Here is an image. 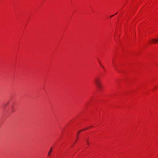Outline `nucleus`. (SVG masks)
<instances>
[{"label":"nucleus","instance_id":"9d476101","mask_svg":"<svg viewBox=\"0 0 158 158\" xmlns=\"http://www.w3.org/2000/svg\"><path fill=\"white\" fill-rule=\"evenodd\" d=\"M86 143L87 142V141H88V139H87V140H86Z\"/></svg>","mask_w":158,"mask_h":158},{"label":"nucleus","instance_id":"f03ea898","mask_svg":"<svg viewBox=\"0 0 158 158\" xmlns=\"http://www.w3.org/2000/svg\"><path fill=\"white\" fill-rule=\"evenodd\" d=\"M158 41V39L157 40L153 39L152 40L151 44H154Z\"/></svg>","mask_w":158,"mask_h":158},{"label":"nucleus","instance_id":"39448f33","mask_svg":"<svg viewBox=\"0 0 158 158\" xmlns=\"http://www.w3.org/2000/svg\"><path fill=\"white\" fill-rule=\"evenodd\" d=\"M87 144L89 145V146L90 144H89V143L88 142V141H87Z\"/></svg>","mask_w":158,"mask_h":158},{"label":"nucleus","instance_id":"9b49d317","mask_svg":"<svg viewBox=\"0 0 158 158\" xmlns=\"http://www.w3.org/2000/svg\"><path fill=\"white\" fill-rule=\"evenodd\" d=\"M117 14V13H115V14H114V15H116Z\"/></svg>","mask_w":158,"mask_h":158},{"label":"nucleus","instance_id":"6e6552de","mask_svg":"<svg viewBox=\"0 0 158 158\" xmlns=\"http://www.w3.org/2000/svg\"><path fill=\"white\" fill-rule=\"evenodd\" d=\"M77 140H76V141H75V142H74L73 144H74L76 143V142L77 141Z\"/></svg>","mask_w":158,"mask_h":158},{"label":"nucleus","instance_id":"1a4fd4ad","mask_svg":"<svg viewBox=\"0 0 158 158\" xmlns=\"http://www.w3.org/2000/svg\"><path fill=\"white\" fill-rule=\"evenodd\" d=\"M99 63L100 64V65H101V62H99Z\"/></svg>","mask_w":158,"mask_h":158},{"label":"nucleus","instance_id":"20e7f679","mask_svg":"<svg viewBox=\"0 0 158 158\" xmlns=\"http://www.w3.org/2000/svg\"><path fill=\"white\" fill-rule=\"evenodd\" d=\"M52 147H51V148H50V150H49V153H48V156H49V155H50V153H51V151H52Z\"/></svg>","mask_w":158,"mask_h":158},{"label":"nucleus","instance_id":"7ed1b4c3","mask_svg":"<svg viewBox=\"0 0 158 158\" xmlns=\"http://www.w3.org/2000/svg\"><path fill=\"white\" fill-rule=\"evenodd\" d=\"M92 127V126H91V127H88V128H85V129H82V130H81L80 131L78 132V134H79V133L80 132H81V131H84V130H85L87 129H88L89 128H90V127Z\"/></svg>","mask_w":158,"mask_h":158},{"label":"nucleus","instance_id":"423d86ee","mask_svg":"<svg viewBox=\"0 0 158 158\" xmlns=\"http://www.w3.org/2000/svg\"><path fill=\"white\" fill-rule=\"evenodd\" d=\"M78 135H79V134H77V138H76V140H77V139H78Z\"/></svg>","mask_w":158,"mask_h":158},{"label":"nucleus","instance_id":"0eeeda50","mask_svg":"<svg viewBox=\"0 0 158 158\" xmlns=\"http://www.w3.org/2000/svg\"><path fill=\"white\" fill-rule=\"evenodd\" d=\"M111 15L110 16V18H111L113 16H114V15Z\"/></svg>","mask_w":158,"mask_h":158},{"label":"nucleus","instance_id":"f8f14e48","mask_svg":"<svg viewBox=\"0 0 158 158\" xmlns=\"http://www.w3.org/2000/svg\"><path fill=\"white\" fill-rule=\"evenodd\" d=\"M117 14V13H115V14H114V15H116Z\"/></svg>","mask_w":158,"mask_h":158},{"label":"nucleus","instance_id":"f257e3e1","mask_svg":"<svg viewBox=\"0 0 158 158\" xmlns=\"http://www.w3.org/2000/svg\"><path fill=\"white\" fill-rule=\"evenodd\" d=\"M94 82L98 89H100L102 87V84L99 78H96L94 80Z\"/></svg>","mask_w":158,"mask_h":158}]
</instances>
